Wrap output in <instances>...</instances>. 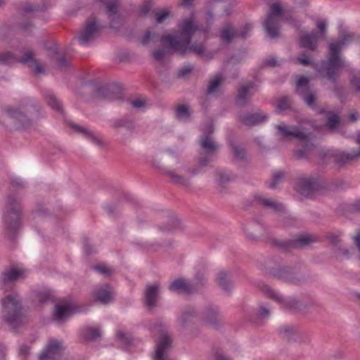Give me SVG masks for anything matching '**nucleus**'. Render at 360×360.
Wrapping results in <instances>:
<instances>
[{
	"label": "nucleus",
	"instance_id": "nucleus-22",
	"mask_svg": "<svg viewBox=\"0 0 360 360\" xmlns=\"http://www.w3.org/2000/svg\"><path fill=\"white\" fill-rule=\"evenodd\" d=\"M93 297L96 302L108 304L113 300V289L110 285L105 284L94 290Z\"/></svg>",
	"mask_w": 360,
	"mask_h": 360
},
{
	"label": "nucleus",
	"instance_id": "nucleus-57",
	"mask_svg": "<svg viewBox=\"0 0 360 360\" xmlns=\"http://www.w3.org/2000/svg\"><path fill=\"white\" fill-rule=\"evenodd\" d=\"M152 7V3L150 1H146L140 8L139 13L141 15H146Z\"/></svg>",
	"mask_w": 360,
	"mask_h": 360
},
{
	"label": "nucleus",
	"instance_id": "nucleus-62",
	"mask_svg": "<svg viewBox=\"0 0 360 360\" xmlns=\"http://www.w3.org/2000/svg\"><path fill=\"white\" fill-rule=\"evenodd\" d=\"M166 51L165 49H158L155 50L153 53V57L156 60H161L165 56Z\"/></svg>",
	"mask_w": 360,
	"mask_h": 360
},
{
	"label": "nucleus",
	"instance_id": "nucleus-43",
	"mask_svg": "<svg viewBox=\"0 0 360 360\" xmlns=\"http://www.w3.org/2000/svg\"><path fill=\"white\" fill-rule=\"evenodd\" d=\"M229 146L235 158L239 160L245 159V150L243 147L236 145L233 141L229 142Z\"/></svg>",
	"mask_w": 360,
	"mask_h": 360
},
{
	"label": "nucleus",
	"instance_id": "nucleus-37",
	"mask_svg": "<svg viewBox=\"0 0 360 360\" xmlns=\"http://www.w3.org/2000/svg\"><path fill=\"white\" fill-rule=\"evenodd\" d=\"M195 316L196 313L192 307H188L185 308L180 317L178 319L179 325L181 328L186 327L188 324H189L191 322V321L194 317H195Z\"/></svg>",
	"mask_w": 360,
	"mask_h": 360
},
{
	"label": "nucleus",
	"instance_id": "nucleus-23",
	"mask_svg": "<svg viewBox=\"0 0 360 360\" xmlns=\"http://www.w3.org/2000/svg\"><path fill=\"white\" fill-rule=\"evenodd\" d=\"M168 289L171 292L177 293H184L185 295H190L193 293L195 288L194 285L186 280L179 278L175 279L168 286Z\"/></svg>",
	"mask_w": 360,
	"mask_h": 360
},
{
	"label": "nucleus",
	"instance_id": "nucleus-31",
	"mask_svg": "<svg viewBox=\"0 0 360 360\" xmlns=\"http://www.w3.org/2000/svg\"><path fill=\"white\" fill-rule=\"evenodd\" d=\"M43 96L46 99L48 105L54 110L63 113V109L61 102L56 98L53 92L50 89H44Z\"/></svg>",
	"mask_w": 360,
	"mask_h": 360
},
{
	"label": "nucleus",
	"instance_id": "nucleus-36",
	"mask_svg": "<svg viewBox=\"0 0 360 360\" xmlns=\"http://www.w3.org/2000/svg\"><path fill=\"white\" fill-rule=\"evenodd\" d=\"M71 306L67 304H56L53 313V319L56 321H62L67 318L71 314Z\"/></svg>",
	"mask_w": 360,
	"mask_h": 360
},
{
	"label": "nucleus",
	"instance_id": "nucleus-29",
	"mask_svg": "<svg viewBox=\"0 0 360 360\" xmlns=\"http://www.w3.org/2000/svg\"><path fill=\"white\" fill-rule=\"evenodd\" d=\"M219 37L222 41L229 44L233 39L238 38V30L231 23L227 22L220 30Z\"/></svg>",
	"mask_w": 360,
	"mask_h": 360
},
{
	"label": "nucleus",
	"instance_id": "nucleus-10",
	"mask_svg": "<svg viewBox=\"0 0 360 360\" xmlns=\"http://www.w3.org/2000/svg\"><path fill=\"white\" fill-rule=\"evenodd\" d=\"M295 93L299 95L305 104L312 110H318V113L323 115L326 113V109H318L316 104V92L311 88L309 80L304 76H301L297 83Z\"/></svg>",
	"mask_w": 360,
	"mask_h": 360
},
{
	"label": "nucleus",
	"instance_id": "nucleus-50",
	"mask_svg": "<svg viewBox=\"0 0 360 360\" xmlns=\"http://www.w3.org/2000/svg\"><path fill=\"white\" fill-rule=\"evenodd\" d=\"M37 299L41 304L52 301L53 296L50 292H39L37 294Z\"/></svg>",
	"mask_w": 360,
	"mask_h": 360
},
{
	"label": "nucleus",
	"instance_id": "nucleus-64",
	"mask_svg": "<svg viewBox=\"0 0 360 360\" xmlns=\"http://www.w3.org/2000/svg\"><path fill=\"white\" fill-rule=\"evenodd\" d=\"M297 61L304 66H309L312 63L311 59L308 57L300 56L297 58Z\"/></svg>",
	"mask_w": 360,
	"mask_h": 360
},
{
	"label": "nucleus",
	"instance_id": "nucleus-41",
	"mask_svg": "<svg viewBox=\"0 0 360 360\" xmlns=\"http://www.w3.org/2000/svg\"><path fill=\"white\" fill-rule=\"evenodd\" d=\"M82 335L85 340L93 341L101 336V331L98 327H87L82 330Z\"/></svg>",
	"mask_w": 360,
	"mask_h": 360
},
{
	"label": "nucleus",
	"instance_id": "nucleus-21",
	"mask_svg": "<svg viewBox=\"0 0 360 360\" xmlns=\"http://www.w3.org/2000/svg\"><path fill=\"white\" fill-rule=\"evenodd\" d=\"M268 119L267 115L257 111L254 113H243L238 116L240 122L246 126H255L266 122Z\"/></svg>",
	"mask_w": 360,
	"mask_h": 360
},
{
	"label": "nucleus",
	"instance_id": "nucleus-18",
	"mask_svg": "<svg viewBox=\"0 0 360 360\" xmlns=\"http://www.w3.org/2000/svg\"><path fill=\"white\" fill-rule=\"evenodd\" d=\"M119 6V0H113L105 3L106 13L110 19V27L114 29H118L122 22V19L120 15L118 14Z\"/></svg>",
	"mask_w": 360,
	"mask_h": 360
},
{
	"label": "nucleus",
	"instance_id": "nucleus-20",
	"mask_svg": "<svg viewBox=\"0 0 360 360\" xmlns=\"http://www.w3.org/2000/svg\"><path fill=\"white\" fill-rule=\"evenodd\" d=\"M172 339L167 334H163L156 345L154 360H173L166 355L172 345Z\"/></svg>",
	"mask_w": 360,
	"mask_h": 360
},
{
	"label": "nucleus",
	"instance_id": "nucleus-7",
	"mask_svg": "<svg viewBox=\"0 0 360 360\" xmlns=\"http://www.w3.org/2000/svg\"><path fill=\"white\" fill-rule=\"evenodd\" d=\"M262 291L271 299L281 304V307L294 314H306L309 311V304L302 303L295 298L285 299L270 286L263 285Z\"/></svg>",
	"mask_w": 360,
	"mask_h": 360
},
{
	"label": "nucleus",
	"instance_id": "nucleus-24",
	"mask_svg": "<svg viewBox=\"0 0 360 360\" xmlns=\"http://www.w3.org/2000/svg\"><path fill=\"white\" fill-rule=\"evenodd\" d=\"M45 49L50 51L53 53L56 61V68L60 71H66L68 70L70 60H68L63 53H60L58 48L53 45L51 46H45Z\"/></svg>",
	"mask_w": 360,
	"mask_h": 360
},
{
	"label": "nucleus",
	"instance_id": "nucleus-40",
	"mask_svg": "<svg viewBox=\"0 0 360 360\" xmlns=\"http://www.w3.org/2000/svg\"><path fill=\"white\" fill-rule=\"evenodd\" d=\"M164 173L171 178V181L174 184H180L183 186H188L190 185V179L188 178L179 175L173 170H166Z\"/></svg>",
	"mask_w": 360,
	"mask_h": 360
},
{
	"label": "nucleus",
	"instance_id": "nucleus-56",
	"mask_svg": "<svg viewBox=\"0 0 360 360\" xmlns=\"http://www.w3.org/2000/svg\"><path fill=\"white\" fill-rule=\"evenodd\" d=\"M193 70V65H189L184 66L179 70L177 76H178V77H185L187 75H188L189 73H191Z\"/></svg>",
	"mask_w": 360,
	"mask_h": 360
},
{
	"label": "nucleus",
	"instance_id": "nucleus-42",
	"mask_svg": "<svg viewBox=\"0 0 360 360\" xmlns=\"http://www.w3.org/2000/svg\"><path fill=\"white\" fill-rule=\"evenodd\" d=\"M224 81V77L221 75H216L213 79L210 81V84L207 88V94H211L217 92L219 86Z\"/></svg>",
	"mask_w": 360,
	"mask_h": 360
},
{
	"label": "nucleus",
	"instance_id": "nucleus-47",
	"mask_svg": "<svg viewBox=\"0 0 360 360\" xmlns=\"http://www.w3.org/2000/svg\"><path fill=\"white\" fill-rule=\"evenodd\" d=\"M256 227L257 229L253 232H247V236L250 239L255 240L257 237V235H262L264 232V227L259 223L254 222L251 224V228Z\"/></svg>",
	"mask_w": 360,
	"mask_h": 360
},
{
	"label": "nucleus",
	"instance_id": "nucleus-51",
	"mask_svg": "<svg viewBox=\"0 0 360 360\" xmlns=\"http://www.w3.org/2000/svg\"><path fill=\"white\" fill-rule=\"evenodd\" d=\"M11 32V27L8 25H2L0 27V40L6 41Z\"/></svg>",
	"mask_w": 360,
	"mask_h": 360
},
{
	"label": "nucleus",
	"instance_id": "nucleus-16",
	"mask_svg": "<svg viewBox=\"0 0 360 360\" xmlns=\"http://www.w3.org/2000/svg\"><path fill=\"white\" fill-rule=\"evenodd\" d=\"M202 321L212 328H217L222 321V316L217 306H208L205 308Z\"/></svg>",
	"mask_w": 360,
	"mask_h": 360
},
{
	"label": "nucleus",
	"instance_id": "nucleus-55",
	"mask_svg": "<svg viewBox=\"0 0 360 360\" xmlns=\"http://www.w3.org/2000/svg\"><path fill=\"white\" fill-rule=\"evenodd\" d=\"M170 13L167 10H163L156 13L155 18L158 23H162L167 17H169Z\"/></svg>",
	"mask_w": 360,
	"mask_h": 360
},
{
	"label": "nucleus",
	"instance_id": "nucleus-38",
	"mask_svg": "<svg viewBox=\"0 0 360 360\" xmlns=\"http://www.w3.org/2000/svg\"><path fill=\"white\" fill-rule=\"evenodd\" d=\"M110 126L114 129L121 127L127 128L129 130L134 129L133 120L129 117H124L120 119L110 120Z\"/></svg>",
	"mask_w": 360,
	"mask_h": 360
},
{
	"label": "nucleus",
	"instance_id": "nucleus-28",
	"mask_svg": "<svg viewBox=\"0 0 360 360\" xmlns=\"http://www.w3.org/2000/svg\"><path fill=\"white\" fill-rule=\"evenodd\" d=\"M217 285L226 292L229 294L233 288V282L231 275L225 270H221L217 274L216 278Z\"/></svg>",
	"mask_w": 360,
	"mask_h": 360
},
{
	"label": "nucleus",
	"instance_id": "nucleus-8",
	"mask_svg": "<svg viewBox=\"0 0 360 360\" xmlns=\"http://www.w3.org/2000/svg\"><path fill=\"white\" fill-rule=\"evenodd\" d=\"M14 63H19L24 65L30 63L29 67H34V72L37 75L41 74L44 72L42 65L34 58V52L32 51L23 52L22 56L19 58L11 51L0 52V64L10 65Z\"/></svg>",
	"mask_w": 360,
	"mask_h": 360
},
{
	"label": "nucleus",
	"instance_id": "nucleus-33",
	"mask_svg": "<svg viewBox=\"0 0 360 360\" xmlns=\"http://www.w3.org/2000/svg\"><path fill=\"white\" fill-rule=\"evenodd\" d=\"M70 127L77 132L82 133L86 139L91 141L93 143L100 146H103L102 141L94 131H89L87 129L75 124H70Z\"/></svg>",
	"mask_w": 360,
	"mask_h": 360
},
{
	"label": "nucleus",
	"instance_id": "nucleus-54",
	"mask_svg": "<svg viewBox=\"0 0 360 360\" xmlns=\"http://www.w3.org/2000/svg\"><path fill=\"white\" fill-rule=\"evenodd\" d=\"M252 26L250 23H246L241 30L238 31V37L243 39H245L249 35V32L251 31Z\"/></svg>",
	"mask_w": 360,
	"mask_h": 360
},
{
	"label": "nucleus",
	"instance_id": "nucleus-59",
	"mask_svg": "<svg viewBox=\"0 0 360 360\" xmlns=\"http://www.w3.org/2000/svg\"><path fill=\"white\" fill-rule=\"evenodd\" d=\"M269 315V310L264 306L260 307L257 312V316L263 319L268 318Z\"/></svg>",
	"mask_w": 360,
	"mask_h": 360
},
{
	"label": "nucleus",
	"instance_id": "nucleus-17",
	"mask_svg": "<svg viewBox=\"0 0 360 360\" xmlns=\"http://www.w3.org/2000/svg\"><path fill=\"white\" fill-rule=\"evenodd\" d=\"M319 188V182L313 178L300 179L297 185V190L300 194L307 198L311 197Z\"/></svg>",
	"mask_w": 360,
	"mask_h": 360
},
{
	"label": "nucleus",
	"instance_id": "nucleus-60",
	"mask_svg": "<svg viewBox=\"0 0 360 360\" xmlns=\"http://www.w3.org/2000/svg\"><path fill=\"white\" fill-rule=\"evenodd\" d=\"M285 20L288 21L290 25H292L297 30H300L302 25V23L292 18V16H285Z\"/></svg>",
	"mask_w": 360,
	"mask_h": 360
},
{
	"label": "nucleus",
	"instance_id": "nucleus-52",
	"mask_svg": "<svg viewBox=\"0 0 360 360\" xmlns=\"http://www.w3.org/2000/svg\"><path fill=\"white\" fill-rule=\"evenodd\" d=\"M92 269L101 274L105 276H110L112 275V270L105 265H96L92 266Z\"/></svg>",
	"mask_w": 360,
	"mask_h": 360
},
{
	"label": "nucleus",
	"instance_id": "nucleus-58",
	"mask_svg": "<svg viewBox=\"0 0 360 360\" xmlns=\"http://www.w3.org/2000/svg\"><path fill=\"white\" fill-rule=\"evenodd\" d=\"M317 27L319 30V36L325 37L326 34V23L324 20H319L316 23Z\"/></svg>",
	"mask_w": 360,
	"mask_h": 360
},
{
	"label": "nucleus",
	"instance_id": "nucleus-35",
	"mask_svg": "<svg viewBox=\"0 0 360 360\" xmlns=\"http://www.w3.org/2000/svg\"><path fill=\"white\" fill-rule=\"evenodd\" d=\"M192 110L184 104L178 105L175 109V117L179 122H187L192 115Z\"/></svg>",
	"mask_w": 360,
	"mask_h": 360
},
{
	"label": "nucleus",
	"instance_id": "nucleus-26",
	"mask_svg": "<svg viewBox=\"0 0 360 360\" xmlns=\"http://www.w3.org/2000/svg\"><path fill=\"white\" fill-rule=\"evenodd\" d=\"M96 94L98 96L103 97L109 101L122 98L120 89L115 85L99 87L96 89Z\"/></svg>",
	"mask_w": 360,
	"mask_h": 360
},
{
	"label": "nucleus",
	"instance_id": "nucleus-44",
	"mask_svg": "<svg viewBox=\"0 0 360 360\" xmlns=\"http://www.w3.org/2000/svg\"><path fill=\"white\" fill-rule=\"evenodd\" d=\"M292 100L288 96L280 98L276 104V108L280 111H285L290 108L292 105Z\"/></svg>",
	"mask_w": 360,
	"mask_h": 360
},
{
	"label": "nucleus",
	"instance_id": "nucleus-27",
	"mask_svg": "<svg viewBox=\"0 0 360 360\" xmlns=\"http://www.w3.org/2000/svg\"><path fill=\"white\" fill-rule=\"evenodd\" d=\"M47 7L44 3L41 4H26L20 8V13L23 17L34 18L39 12L46 10Z\"/></svg>",
	"mask_w": 360,
	"mask_h": 360
},
{
	"label": "nucleus",
	"instance_id": "nucleus-25",
	"mask_svg": "<svg viewBox=\"0 0 360 360\" xmlns=\"http://www.w3.org/2000/svg\"><path fill=\"white\" fill-rule=\"evenodd\" d=\"M159 292L160 285L158 283L146 285L144 292V301L148 307H154L156 305Z\"/></svg>",
	"mask_w": 360,
	"mask_h": 360
},
{
	"label": "nucleus",
	"instance_id": "nucleus-53",
	"mask_svg": "<svg viewBox=\"0 0 360 360\" xmlns=\"http://www.w3.org/2000/svg\"><path fill=\"white\" fill-rule=\"evenodd\" d=\"M117 338L126 346L128 347L131 343V338L127 336L123 331L118 330L117 332Z\"/></svg>",
	"mask_w": 360,
	"mask_h": 360
},
{
	"label": "nucleus",
	"instance_id": "nucleus-48",
	"mask_svg": "<svg viewBox=\"0 0 360 360\" xmlns=\"http://www.w3.org/2000/svg\"><path fill=\"white\" fill-rule=\"evenodd\" d=\"M340 122V117L338 115L328 112L327 125L331 129H336L338 124Z\"/></svg>",
	"mask_w": 360,
	"mask_h": 360
},
{
	"label": "nucleus",
	"instance_id": "nucleus-2",
	"mask_svg": "<svg viewBox=\"0 0 360 360\" xmlns=\"http://www.w3.org/2000/svg\"><path fill=\"white\" fill-rule=\"evenodd\" d=\"M355 38L353 32H347L336 41L330 43L327 60L321 61L319 72L326 77L330 81L336 83L339 77L338 71L345 65L344 60L340 54L342 49Z\"/></svg>",
	"mask_w": 360,
	"mask_h": 360
},
{
	"label": "nucleus",
	"instance_id": "nucleus-1",
	"mask_svg": "<svg viewBox=\"0 0 360 360\" xmlns=\"http://www.w3.org/2000/svg\"><path fill=\"white\" fill-rule=\"evenodd\" d=\"M179 36L174 37L171 34L163 35L161 37V42L163 44H168L171 49L178 52L181 55L186 54L188 51H191L202 56L205 51L204 45L191 44V38L194 32L197 30V26L193 23V18H188L183 20L179 25Z\"/></svg>",
	"mask_w": 360,
	"mask_h": 360
},
{
	"label": "nucleus",
	"instance_id": "nucleus-9",
	"mask_svg": "<svg viewBox=\"0 0 360 360\" xmlns=\"http://www.w3.org/2000/svg\"><path fill=\"white\" fill-rule=\"evenodd\" d=\"M284 10L279 3H273L269 6V11L263 22L264 28L271 39L280 37V17H282Z\"/></svg>",
	"mask_w": 360,
	"mask_h": 360
},
{
	"label": "nucleus",
	"instance_id": "nucleus-11",
	"mask_svg": "<svg viewBox=\"0 0 360 360\" xmlns=\"http://www.w3.org/2000/svg\"><path fill=\"white\" fill-rule=\"evenodd\" d=\"M200 145L206 155L200 154L199 158V164L200 167H205L207 166L209 162L212 161L211 155H214L219 149V146L214 142L210 135L203 136L200 139Z\"/></svg>",
	"mask_w": 360,
	"mask_h": 360
},
{
	"label": "nucleus",
	"instance_id": "nucleus-12",
	"mask_svg": "<svg viewBox=\"0 0 360 360\" xmlns=\"http://www.w3.org/2000/svg\"><path fill=\"white\" fill-rule=\"evenodd\" d=\"M63 353L62 342L50 340L39 357V360H60Z\"/></svg>",
	"mask_w": 360,
	"mask_h": 360
},
{
	"label": "nucleus",
	"instance_id": "nucleus-45",
	"mask_svg": "<svg viewBox=\"0 0 360 360\" xmlns=\"http://www.w3.org/2000/svg\"><path fill=\"white\" fill-rule=\"evenodd\" d=\"M219 176L218 184L221 186L225 185L226 183L234 179V176L231 172L226 170H221L217 173Z\"/></svg>",
	"mask_w": 360,
	"mask_h": 360
},
{
	"label": "nucleus",
	"instance_id": "nucleus-30",
	"mask_svg": "<svg viewBox=\"0 0 360 360\" xmlns=\"http://www.w3.org/2000/svg\"><path fill=\"white\" fill-rule=\"evenodd\" d=\"M333 157L335 158V163L342 166L360 157V151H353L352 153L336 152L333 154Z\"/></svg>",
	"mask_w": 360,
	"mask_h": 360
},
{
	"label": "nucleus",
	"instance_id": "nucleus-39",
	"mask_svg": "<svg viewBox=\"0 0 360 360\" xmlns=\"http://www.w3.org/2000/svg\"><path fill=\"white\" fill-rule=\"evenodd\" d=\"M258 201L264 207L269 208L275 212H283L284 206L283 204L262 197L257 198Z\"/></svg>",
	"mask_w": 360,
	"mask_h": 360
},
{
	"label": "nucleus",
	"instance_id": "nucleus-4",
	"mask_svg": "<svg viewBox=\"0 0 360 360\" xmlns=\"http://www.w3.org/2000/svg\"><path fill=\"white\" fill-rule=\"evenodd\" d=\"M280 134L285 139L295 138L297 139L302 148L294 151V155L297 160H304L309 157L311 152L316 148V145L311 141V134L305 133L292 125L288 128L285 124H279L276 127Z\"/></svg>",
	"mask_w": 360,
	"mask_h": 360
},
{
	"label": "nucleus",
	"instance_id": "nucleus-6",
	"mask_svg": "<svg viewBox=\"0 0 360 360\" xmlns=\"http://www.w3.org/2000/svg\"><path fill=\"white\" fill-rule=\"evenodd\" d=\"M39 112V107L35 102L27 100L20 105V108H8L6 109L7 115L13 120V124L18 129L25 128L31 125V120L27 115H32Z\"/></svg>",
	"mask_w": 360,
	"mask_h": 360
},
{
	"label": "nucleus",
	"instance_id": "nucleus-3",
	"mask_svg": "<svg viewBox=\"0 0 360 360\" xmlns=\"http://www.w3.org/2000/svg\"><path fill=\"white\" fill-rule=\"evenodd\" d=\"M2 319L13 329L18 328L24 323L25 311L20 296L17 293L6 295L1 300Z\"/></svg>",
	"mask_w": 360,
	"mask_h": 360
},
{
	"label": "nucleus",
	"instance_id": "nucleus-49",
	"mask_svg": "<svg viewBox=\"0 0 360 360\" xmlns=\"http://www.w3.org/2000/svg\"><path fill=\"white\" fill-rule=\"evenodd\" d=\"M285 176V173L283 171L278 170L273 174L272 181L269 185L270 188H274L278 184Z\"/></svg>",
	"mask_w": 360,
	"mask_h": 360
},
{
	"label": "nucleus",
	"instance_id": "nucleus-46",
	"mask_svg": "<svg viewBox=\"0 0 360 360\" xmlns=\"http://www.w3.org/2000/svg\"><path fill=\"white\" fill-rule=\"evenodd\" d=\"M280 333L283 334L284 337L290 340L294 335L297 333V328L295 326L286 325L281 327Z\"/></svg>",
	"mask_w": 360,
	"mask_h": 360
},
{
	"label": "nucleus",
	"instance_id": "nucleus-63",
	"mask_svg": "<svg viewBox=\"0 0 360 360\" xmlns=\"http://www.w3.org/2000/svg\"><path fill=\"white\" fill-rule=\"evenodd\" d=\"M84 251L86 255H89L94 252L93 248L89 243V239L87 238H84Z\"/></svg>",
	"mask_w": 360,
	"mask_h": 360
},
{
	"label": "nucleus",
	"instance_id": "nucleus-15",
	"mask_svg": "<svg viewBox=\"0 0 360 360\" xmlns=\"http://www.w3.org/2000/svg\"><path fill=\"white\" fill-rule=\"evenodd\" d=\"M98 25L95 17L87 20L78 38L79 44L86 45L91 40L94 39V35L98 31Z\"/></svg>",
	"mask_w": 360,
	"mask_h": 360
},
{
	"label": "nucleus",
	"instance_id": "nucleus-14",
	"mask_svg": "<svg viewBox=\"0 0 360 360\" xmlns=\"http://www.w3.org/2000/svg\"><path fill=\"white\" fill-rule=\"evenodd\" d=\"M316 241V238L309 234H301L296 236L292 240H288L279 243V246L282 249L300 248L307 246Z\"/></svg>",
	"mask_w": 360,
	"mask_h": 360
},
{
	"label": "nucleus",
	"instance_id": "nucleus-34",
	"mask_svg": "<svg viewBox=\"0 0 360 360\" xmlns=\"http://www.w3.org/2000/svg\"><path fill=\"white\" fill-rule=\"evenodd\" d=\"M24 274V271L21 269L11 268L6 269L1 274V282L4 284L15 281L21 277Z\"/></svg>",
	"mask_w": 360,
	"mask_h": 360
},
{
	"label": "nucleus",
	"instance_id": "nucleus-13",
	"mask_svg": "<svg viewBox=\"0 0 360 360\" xmlns=\"http://www.w3.org/2000/svg\"><path fill=\"white\" fill-rule=\"evenodd\" d=\"M319 33L316 30L302 32L298 39V44L301 49L316 51L319 47Z\"/></svg>",
	"mask_w": 360,
	"mask_h": 360
},
{
	"label": "nucleus",
	"instance_id": "nucleus-19",
	"mask_svg": "<svg viewBox=\"0 0 360 360\" xmlns=\"http://www.w3.org/2000/svg\"><path fill=\"white\" fill-rule=\"evenodd\" d=\"M271 274L274 277L287 283L295 284L301 281V277L290 267L276 269Z\"/></svg>",
	"mask_w": 360,
	"mask_h": 360
},
{
	"label": "nucleus",
	"instance_id": "nucleus-5",
	"mask_svg": "<svg viewBox=\"0 0 360 360\" xmlns=\"http://www.w3.org/2000/svg\"><path fill=\"white\" fill-rule=\"evenodd\" d=\"M22 210L20 200L14 195H9L3 221L6 233L10 240L14 239L15 233L20 228Z\"/></svg>",
	"mask_w": 360,
	"mask_h": 360
},
{
	"label": "nucleus",
	"instance_id": "nucleus-61",
	"mask_svg": "<svg viewBox=\"0 0 360 360\" xmlns=\"http://www.w3.org/2000/svg\"><path fill=\"white\" fill-rule=\"evenodd\" d=\"M350 83L352 86L355 89L356 91L360 93V77L354 75L350 80Z\"/></svg>",
	"mask_w": 360,
	"mask_h": 360
},
{
	"label": "nucleus",
	"instance_id": "nucleus-32",
	"mask_svg": "<svg viewBox=\"0 0 360 360\" xmlns=\"http://www.w3.org/2000/svg\"><path fill=\"white\" fill-rule=\"evenodd\" d=\"M238 94L235 98V103L237 106L243 108L246 106L250 101L252 94L248 91L246 86H240L238 89Z\"/></svg>",
	"mask_w": 360,
	"mask_h": 360
}]
</instances>
